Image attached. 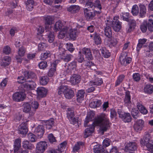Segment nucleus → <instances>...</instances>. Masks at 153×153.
Segmentation results:
<instances>
[{"label": "nucleus", "instance_id": "nucleus-46", "mask_svg": "<svg viewBox=\"0 0 153 153\" xmlns=\"http://www.w3.org/2000/svg\"><path fill=\"white\" fill-rule=\"evenodd\" d=\"M54 124V121L53 119L46 121L45 122L46 128L48 129H51L53 126Z\"/></svg>", "mask_w": 153, "mask_h": 153}, {"label": "nucleus", "instance_id": "nucleus-9", "mask_svg": "<svg viewBox=\"0 0 153 153\" xmlns=\"http://www.w3.org/2000/svg\"><path fill=\"white\" fill-rule=\"evenodd\" d=\"M25 98V94L22 92H16L13 95V100L15 101L19 102L23 101Z\"/></svg>", "mask_w": 153, "mask_h": 153}, {"label": "nucleus", "instance_id": "nucleus-42", "mask_svg": "<svg viewBox=\"0 0 153 153\" xmlns=\"http://www.w3.org/2000/svg\"><path fill=\"white\" fill-rule=\"evenodd\" d=\"M68 28L67 27H64L60 30L58 35L59 38L60 39H62L64 37L65 34L67 33V32L68 30Z\"/></svg>", "mask_w": 153, "mask_h": 153}, {"label": "nucleus", "instance_id": "nucleus-62", "mask_svg": "<svg viewBox=\"0 0 153 153\" xmlns=\"http://www.w3.org/2000/svg\"><path fill=\"white\" fill-rule=\"evenodd\" d=\"M95 8H97L99 10V11H101L102 9V6L100 1L99 0H96L94 3Z\"/></svg>", "mask_w": 153, "mask_h": 153}, {"label": "nucleus", "instance_id": "nucleus-50", "mask_svg": "<svg viewBox=\"0 0 153 153\" xmlns=\"http://www.w3.org/2000/svg\"><path fill=\"white\" fill-rule=\"evenodd\" d=\"M23 111L25 113L28 112L31 110L30 104L28 103H25L23 105Z\"/></svg>", "mask_w": 153, "mask_h": 153}, {"label": "nucleus", "instance_id": "nucleus-40", "mask_svg": "<svg viewBox=\"0 0 153 153\" xmlns=\"http://www.w3.org/2000/svg\"><path fill=\"white\" fill-rule=\"evenodd\" d=\"M94 40L95 43L97 45H99L101 43L102 40L99 34L95 33L93 34Z\"/></svg>", "mask_w": 153, "mask_h": 153}, {"label": "nucleus", "instance_id": "nucleus-15", "mask_svg": "<svg viewBox=\"0 0 153 153\" xmlns=\"http://www.w3.org/2000/svg\"><path fill=\"white\" fill-rule=\"evenodd\" d=\"M57 64L56 61L51 63V68L48 73V76L52 77L54 75L56 71Z\"/></svg>", "mask_w": 153, "mask_h": 153}, {"label": "nucleus", "instance_id": "nucleus-48", "mask_svg": "<svg viewBox=\"0 0 153 153\" xmlns=\"http://www.w3.org/2000/svg\"><path fill=\"white\" fill-rule=\"evenodd\" d=\"M51 54L49 51H47L41 54V59L42 60H45L47 58L50 57Z\"/></svg>", "mask_w": 153, "mask_h": 153}, {"label": "nucleus", "instance_id": "nucleus-58", "mask_svg": "<svg viewBox=\"0 0 153 153\" xmlns=\"http://www.w3.org/2000/svg\"><path fill=\"white\" fill-rule=\"evenodd\" d=\"M132 77L134 81L138 82L140 79L141 75L138 73H135L133 74Z\"/></svg>", "mask_w": 153, "mask_h": 153}, {"label": "nucleus", "instance_id": "nucleus-38", "mask_svg": "<svg viewBox=\"0 0 153 153\" xmlns=\"http://www.w3.org/2000/svg\"><path fill=\"white\" fill-rule=\"evenodd\" d=\"M67 87L66 86L61 85L59 86L57 89V91L59 95H61L64 94L66 91Z\"/></svg>", "mask_w": 153, "mask_h": 153}, {"label": "nucleus", "instance_id": "nucleus-34", "mask_svg": "<svg viewBox=\"0 0 153 153\" xmlns=\"http://www.w3.org/2000/svg\"><path fill=\"white\" fill-rule=\"evenodd\" d=\"M34 1L33 0H27L26 2V7L29 11L33 10L34 5Z\"/></svg>", "mask_w": 153, "mask_h": 153}, {"label": "nucleus", "instance_id": "nucleus-14", "mask_svg": "<svg viewBox=\"0 0 153 153\" xmlns=\"http://www.w3.org/2000/svg\"><path fill=\"white\" fill-rule=\"evenodd\" d=\"M81 80V76L78 74H73L71 77L70 82L72 85H76L79 83Z\"/></svg>", "mask_w": 153, "mask_h": 153}, {"label": "nucleus", "instance_id": "nucleus-63", "mask_svg": "<svg viewBox=\"0 0 153 153\" xmlns=\"http://www.w3.org/2000/svg\"><path fill=\"white\" fill-rule=\"evenodd\" d=\"M48 46L45 43L41 42L38 45V50L40 51L43 50Z\"/></svg>", "mask_w": 153, "mask_h": 153}, {"label": "nucleus", "instance_id": "nucleus-1", "mask_svg": "<svg viewBox=\"0 0 153 153\" xmlns=\"http://www.w3.org/2000/svg\"><path fill=\"white\" fill-rule=\"evenodd\" d=\"M108 119L105 114H102L95 119L92 124L88 126L84 131V137L87 138L94 132L95 126H100V132L103 134L109 127Z\"/></svg>", "mask_w": 153, "mask_h": 153}, {"label": "nucleus", "instance_id": "nucleus-25", "mask_svg": "<svg viewBox=\"0 0 153 153\" xmlns=\"http://www.w3.org/2000/svg\"><path fill=\"white\" fill-rule=\"evenodd\" d=\"M22 144L23 147L25 149L31 150L34 148V145L27 140L23 141Z\"/></svg>", "mask_w": 153, "mask_h": 153}, {"label": "nucleus", "instance_id": "nucleus-4", "mask_svg": "<svg viewBox=\"0 0 153 153\" xmlns=\"http://www.w3.org/2000/svg\"><path fill=\"white\" fill-rule=\"evenodd\" d=\"M117 113L119 117L125 123H129L131 121V117L130 113H125L121 109H117Z\"/></svg>", "mask_w": 153, "mask_h": 153}, {"label": "nucleus", "instance_id": "nucleus-49", "mask_svg": "<svg viewBox=\"0 0 153 153\" xmlns=\"http://www.w3.org/2000/svg\"><path fill=\"white\" fill-rule=\"evenodd\" d=\"M139 12V8L137 5L136 4L134 5L132 8L131 13L133 16L137 15Z\"/></svg>", "mask_w": 153, "mask_h": 153}, {"label": "nucleus", "instance_id": "nucleus-27", "mask_svg": "<svg viewBox=\"0 0 153 153\" xmlns=\"http://www.w3.org/2000/svg\"><path fill=\"white\" fill-rule=\"evenodd\" d=\"M139 6L140 9L139 16L140 17L143 18L145 16L146 13V7L144 4H140Z\"/></svg>", "mask_w": 153, "mask_h": 153}, {"label": "nucleus", "instance_id": "nucleus-24", "mask_svg": "<svg viewBox=\"0 0 153 153\" xmlns=\"http://www.w3.org/2000/svg\"><path fill=\"white\" fill-rule=\"evenodd\" d=\"M137 144L134 142H131L128 143L125 146L126 150L131 151L135 150L137 149Z\"/></svg>", "mask_w": 153, "mask_h": 153}, {"label": "nucleus", "instance_id": "nucleus-17", "mask_svg": "<svg viewBox=\"0 0 153 153\" xmlns=\"http://www.w3.org/2000/svg\"><path fill=\"white\" fill-rule=\"evenodd\" d=\"M82 53L84 54L85 57L89 60H92L93 58L90 49L84 48L82 49Z\"/></svg>", "mask_w": 153, "mask_h": 153}, {"label": "nucleus", "instance_id": "nucleus-52", "mask_svg": "<svg viewBox=\"0 0 153 153\" xmlns=\"http://www.w3.org/2000/svg\"><path fill=\"white\" fill-rule=\"evenodd\" d=\"M131 113L132 116L135 119H137L139 116V111L137 109H132Z\"/></svg>", "mask_w": 153, "mask_h": 153}, {"label": "nucleus", "instance_id": "nucleus-53", "mask_svg": "<svg viewBox=\"0 0 153 153\" xmlns=\"http://www.w3.org/2000/svg\"><path fill=\"white\" fill-rule=\"evenodd\" d=\"M124 76L123 75H121L119 76L116 82L115 86H118L122 82L124 79Z\"/></svg>", "mask_w": 153, "mask_h": 153}, {"label": "nucleus", "instance_id": "nucleus-54", "mask_svg": "<svg viewBox=\"0 0 153 153\" xmlns=\"http://www.w3.org/2000/svg\"><path fill=\"white\" fill-rule=\"evenodd\" d=\"M48 40L50 43H52L54 39V36L53 33L50 32L48 34Z\"/></svg>", "mask_w": 153, "mask_h": 153}, {"label": "nucleus", "instance_id": "nucleus-33", "mask_svg": "<svg viewBox=\"0 0 153 153\" xmlns=\"http://www.w3.org/2000/svg\"><path fill=\"white\" fill-rule=\"evenodd\" d=\"M80 9L78 5H71L68 8V10L72 13H75L78 12Z\"/></svg>", "mask_w": 153, "mask_h": 153}, {"label": "nucleus", "instance_id": "nucleus-12", "mask_svg": "<svg viewBox=\"0 0 153 153\" xmlns=\"http://www.w3.org/2000/svg\"><path fill=\"white\" fill-rule=\"evenodd\" d=\"M144 123V121L141 120H139L137 121L135 123L134 126V130L137 132L141 131L143 126Z\"/></svg>", "mask_w": 153, "mask_h": 153}, {"label": "nucleus", "instance_id": "nucleus-29", "mask_svg": "<svg viewBox=\"0 0 153 153\" xmlns=\"http://www.w3.org/2000/svg\"><path fill=\"white\" fill-rule=\"evenodd\" d=\"M103 83V81L101 78H96L94 80L90 81L89 82V85L99 86L101 85Z\"/></svg>", "mask_w": 153, "mask_h": 153}, {"label": "nucleus", "instance_id": "nucleus-51", "mask_svg": "<svg viewBox=\"0 0 153 153\" xmlns=\"http://www.w3.org/2000/svg\"><path fill=\"white\" fill-rule=\"evenodd\" d=\"M130 16L128 13H123V15L121 17V18L124 21L128 22H129L130 20H131L130 19Z\"/></svg>", "mask_w": 153, "mask_h": 153}, {"label": "nucleus", "instance_id": "nucleus-21", "mask_svg": "<svg viewBox=\"0 0 153 153\" xmlns=\"http://www.w3.org/2000/svg\"><path fill=\"white\" fill-rule=\"evenodd\" d=\"M25 78L36 79L37 78L36 75L33 72L31 71H25L23 73Z\"/></svg>", "mask_w": 153, "mask_h": 153}, {"label": "nucleus", "instance_id": "nucleus-8", "mask_svg": "<svg viewBox=\"0 0 153 153\" xmlns=\"http://www.w3.org/2000/svg\"><path fill=\"white\" fill-rule=\"evenodd\" d=\"M21 139L17 138L16 139L14 142L13 150L15 153H20L22 149L21 148Z\"/></svg>", "mask_w": 153, "mask_h": 153}, {"label": "nucleus", "instance_id": "nucleus-31", "mask_svg": "<svg viewBox=\"0 0 153 153\" xmlns=\"http://www.w3.org/2000/svg\"><path fill=\"white\" fill-rule=\"evenodd\" d=\"M93 150L95 153H102L105 149L102 145H97L94 146Z\"/></svg>", "mask_w": 153, "mask_h": 153}, {"label": "nucleus", "instance_id": "nucleus-35", "mask_svg": "<svg viewBox=\"0 0 153 153\" xmlns=\"http://www.w3.org/2000/svg\"><path fill=\"white\" fill-rule=\"evenodd\" d=\"M103 56L105 58H108L111 55L110 53L105 48H102L100 49Z\"/></svg>", "mask_w": 153, "mask_h": 153}, {"label": "nucleus", "instance_id": "nucleus-18", "mask_svg": "<svg viewBox=\"0 0 153 153\" xmlns=\"http://www.w3.org/2000/svg\"><path fill=\"white\" fill-rule=\"evenodd\" d=\"M106 25V26L104 27V34L106 37L110 38L112 35L111 29L110 25L107 24V22Z\"/></svg>", "mask_w": 153, "mask_h": 153}, {"label": "nucleus", "instance_id": "nucleus-41", "mask_svg": "<svg viewBox=\"0 0 153 153\" xmlns=\"http://www.w3.org/2000/svg\"><path fill=\"white\" fill-rule=\"evenodd\" d=\"M145 51L148 53V54L149 56H151L153 55V42L150 44L149 48L146 49Z\"/></svg>", "mask_w": 153, "mask_h": 153}, {"label": "nucleus", "instance_id": "nucleus-55", "mask_svg": "<svg viewBox=\"0 0 153 153\" xmlns=\"http://www.w3.org/2000/svg\"><path fill=\"white\" fill-rule=\"evenodd\" d=\"M25 52V48L22 46L19 48L18 54L19 56L22 57L24 55Z\"/></svg>", "mask_w": 153, "mask_h": 153}, {"label": "nucleus", "instance_id": "nucleus-59", "mask_svg": "<svg viewBox=\"0 0 153 153\" xmlns=\"http://www.w3.org/2000/svg\"><path fill=\"white\" fill-rule=\"evenodd\" d=\"M109 42L110 46H114L117 44L118 41L116 38L112 37L110 40Z\"/></svg>", "mask_w": 153, "mask_h": 153}, {"label": "nucleus", "instance_id": "nucleus-60", "mask_svg": "<svg viewBox=\"0 0 153 153\" xmlns=\"http://www.w3.org/2000/svg\"><path fill=\"white\" fill-rule=\"evenodd\" d=\"M54 19L53 16H48L45 18V23L48 25L51 24Z\"/></svg>", "mask_w": 153, "mask_h": 153}, {"label": "nucleus", "instance_id": "nucleus-2", "mask_svg": "<svg viewBox=\"0 0 153 153\" xmlns=\"http://www.w3.org/2000/svg\"><path fill=\"white\" fill-rule=\"evenodd\" d=\"M119 18L118 16H116L114 17L112 21L108 20L107 21V24L111 26L114 30L117 32L119 31L122 27V23L118 20Z\"/></svg>", "mask_w": 153, "mask_h": 153}, {"label": "nucleus", "instance_id": "nucleus-20", "mask_svg": "<svg viewBox=\"0 0 153 153\" xmlns=\"http://www.w3.org/2000/svg\"><path fill=\"white\" fill-rule=\"evenodd\" d=\"M143 92L147 94H152L153 93V85L150 84L145 85L143 88Z\"/></svg>", "mask_w": 153, "mask_h": 153}, {"label": "nucleus", "instance_id": "nucleus-43", "mask_svg": "<svg viewBox=\"0 0 153 153\" xmlns=\"http://www.w3.org/2000/svg\"><path fill=\"white\" fill-rule=\"evenodd\" d=\"M130 92L129 91L126 92L125 97L124 99V101L125 103L130 104L131 103Z\"/></svg>", "mask_w": 153, "mask_h": 153}, {"label": "nucleus", "instance_id": "nucleus-64", "mask_svg": "<svg viewBox=\"0 0 153 153\" xmlns=\"http://www.w3.org/2000/svg\"><path fill=\"white\" fill-rule=\"evenodd\" d=\"M39 66L40 69H44L48 66L47 62L44 61L41 62L39 63Z\"/></svg>", "mask_w": 153, "mask_h": 153}, {"label": "nucleus", "instance_id": "nucleus-3", "mask_svg": "<svg viewBox=\"0 0 153 153\" xmlns=\"http://www.w3.org/2000/svg\"><path fill=\"white\" fill-rule=\"evenodd\" d=\"M83 12L85 17L89 21L93 19L96 14H100L101 11L95 10L91 11V10L87 8L83 9Z\"/></svg>", "mask_w": 153, "mask_h": 153}, {"label": "nucleus", "instance_id": "nucleus-30", "mask_svg": "<svg viewBox=\"0 0 153 153\" xmlns=\"http://www.w3.org/2000/svg\"><path fill=\"white\" fill-rule=\"evenodd\" d=\"M85 95V91L83 90H79L77 94V100L79 103H81L83 100Z\"/></svg>", "mask_w": 153, "mask_h": 153}, {"label": "nucleus", "instance_id": "nucleus-13", "mask_svg": "<svg viewBox=\"0 0 153 153\" xmlns=\"http://www.w3.org/2000/svg\"><path fill=\"white\" fill-rule=\"evenodd\" d=\"M44 131L43 126L42 125H39L35 128L34 132L38 137L40 138L43 136Z\"/></svg>", "mask_w": 153, "mask_h": 153}, {"label": "nucleus", "instance_id": "nucleus-7", "mask_svg": "<svg viewBox=\"0 0 153 153\" xmlns=\"http://www.w3.org/2000/svg\"><path fill=\"white\" fill-rule=\"evenodd\" d=\"M48 147V145L45 141H41L37 143L36 146V151L37 153H43Z\"/></svg>", "mask_w": 153, "mask_h": 153}, {"label": "nucleus", "instance_id": "nucleus-28", "mask_svg": "<svg viewBox=\"0 0 153 153\" xmlns=\"http://www.w3.org/2000/svg\"><path fill=\"white\" fill-rule=\"evenodd\" d=\"M64 95L66 99H69L74 96V92L72 90L68 89L67 87Z\"/></svg>", "mask_w": 153, "mask_h": 153}, {"label": "nucleus", "instance_id": "nucleus-61", "mask_svg": "<svg viewBox=\"0 0 153 153\" xmlns=\"http://www.w3.org/2000/svg\"><path fill=\"white\" fill-rule=\"evenodd\" d=\"M27 137L28 139L31 142H35L36 141L35 136L32 133H28L27 135Z\"/></svg>", "mask_w": 153, "mask_h": 153}, {"label": "nucleus", "instance_id": "nucleus-39", "mask_svg": "<svg viewBox=\"0 0 153 153\" xmlns=\"http://www.w3.org/2000/svg\"><path fill=\"white\" fill-rule=\"evenodd\" d=\"M63 25L60 21H58L56 22L54 26V30L55 31L61 30L62 28Z\"/></svg>", "mask_w": 153, "mask_h": 153}, {"label": "nucleus", "instance_id": "nucleus-10", "mask_svg": "<svg viewBox=\"0 0 153 153\" xmlns=\"http://www.w3.org/2000/svg\"><path fill=\"white\" fill-rule=\"evenodd\" d=\"M151 138L150 134L148 132H145L143 138L140 140V142L141 145L146 146L147 145L150 144L149 142Z\"/></svg>", "mask_w": 153, "mask_h": 153}, {"label": "nucleus", "instance_id": "nucleus-57", "mask_svg": "<svg viewBox=\"0 0 153 153\" xmlns=\"http://www.w3.org/2000/svg\"><path fill=\"white\" fill-rule=\"evenodd\" d=\"M67 115L68 119L74 117V114L73 110L70 108H68Z\"/></svg>", "mask_w": 153, "mask_h": 153}, {"label": "nucleus", "instance_id": "nucleus-47", "mask_svg": "<svg viewBox=\"0 0 153 153\" xmlns=\"http://www.w3.org/2000/svg\"><path fill=\"white\" fill-rule=\"evenodd\" d=\"M149 22H143L140 25V29L143 33L145 32L147 30V27L148 28Z\"/></svg>", "mask_w": 153, "mask_h": 153}, {"label": "nucleus", "instance_id": "nucleus-36", "mask_svg": "<svg viewBox=\"0 0 153 153\" xmlns=\"http://www.w3.org/2000/svg\"><path fill=\"white\" fill-rule=\"evenodd\" d=\"M101 103L102 102L100 100H96L94 101H92L89 104V106L91 108H95L100 106Z\"/></svg>", "mask_w": 153, "mask_h": 153}, {"label": "nucleus", "instance_id": "nucleus-16", "mask_svg": "<svg viewBox=\"0 0 153 153\" xmlns=\"http://www.w3.org/2000/svg\"><path fill=\"white\" fill-rule=\"evenodd\" d=\"M18 132L19 134L23 135H26L28 131L27 126L24 124H21L18 127Z\"/></svg>", "mask_w": 153, "mask_h": 153}, {"label": "nucleus", "instance_id": "nucleus-23", "mask_svg": "<svg viewBox=\"0 0 153 153\" xmlns=\"http://www.w3.org/2000/svg\"><path fill=\"white\" fill-rule=\"evenodd\" d=\"M136 26V21L135 20L132 19L130 20L128 26L126 28V31L127 33L131 32L134 29Z\"/></svg>", "mask_w": 153, "mask_h": 153}, {"label": "nucleus", "instance_id": "nucleus-56", "mask_svg": "<svg viewBox=\"0 0 153 153\" xmlns=\"http://www.w3.org/2000/svg\"><path fill=\"white\" fill-rule=\"evenodd\" d=\"M33 84H30L29 82H26L25 85V87L28 90H33L35 88L36 84L35 83H33Z\"/></svg>", "mask_w": 153, "mask_h": 153}, {"label": "nucleus", "instance_id": "nucleus-45", "mask_svg": "<svg viewBox=\"0 0 153 153\" xmlns=\"http://www.w3.org/2000/svg\"><path fill=\"white\" fill-rule=\"evenodd\" d=\"M49 81V79L47 76H44L40 77V83L42 85H46Z\"/></svg>", "mask_w": 153, "mask_h": 153}, {"label": "nucleus", "instance_id": "nucleus-22", "mask_svg": "<svg viewBox=\"0 0 153 153\" xmlns=\"http://www.w3.org/2000/svg\"><path fill=\"white\" fill-rule=\"evenodd\" d=\"M94 113L92 112H89L88 113L87 117L85 120L84 123V126L85 127H86L88 126V123L89 121H91L94 119Z\"/></svg>", "mask_w": 153, "mask_h": 153}, {"label": "nucleus", "instance_id": "nucleus-5", "mask_svg": "<svg viewBox=\"0 0 153 153\" xmlns=\"http://www.w3.org/2000/svg\"><path fill=\"white\" fill-rule=\"evenodd\" d=\"M120 59L121 64L124 66L129 64L131 61V58L127 56V53L126 52H123L121 53Z\"/></svg>", "mask_w": 153, "mask_h": 153}, {"label": "nucleus", "instance_id": "nucleus-6", "mask_svg": "<svg viewBox=\"0 0 153 153\" xmlns=\"http://www.w3.org/2000/svg\"><path fill=\"white\" fill-rule=\"evenodd\" d=\"M77 63L76 61L74 60L65 66L66 71L68 74L73 73L74 71L76 70L77 67Z\"/></svg>", "mask_w": 153, "mask_h": 153}, {"label": "nucleus", "instance_id": "nucleus-37", "mask_svg": "<svg viewBox=\"0 0 153 153\" xmlns=\"http://www.w3.org/2000/svg\"><path fill=\"white\" fill-rule=\"evenodd\" d=\"M137 108L140 112L143 114H146L148 111L146 108L140 103H138L137 105Z\"/></svg>", "mask_w": 153, "mask_h": 153}, {"label": "nucleus", "instance_id": "nucleus-44", "mask_svg": "<svg viewBox=\"0 0 153 153\" xmlns=\"http://www.w3.org/2000/svg\"><path fill=\"white\" fill-rule=\"evenodd\" d=\"M84 145L83 143L81 142H77L75 144L73 149V151L74 152H77L80 148Z\"/></svg>", "mask_w": 153, "mask_h": 153}, {"label": "nucleus", "instance_id": "nucleus-32", "mask_svg": "<svg viewBox=\"0 0 153 153\" xmlns=\"http://www.w3.org/2000/svg\"><path fill=\"white\" fill-rule=\"evenodd\" d=\"M11 59L10 57L8 56H4L1 62V65L6 66L8 65L11 61Z\"/></svg>", "mask_w": 153, "mask_h": 153}, {"label": "nucleus", "instance_id": "nucleus-11", "mask_svg": "<svg viewBox=\"0 0 153 153\" xmlns=\"http://www.w3.org/2000/svg\"><path fill=\"white\" fill-rule=\"evenodd\" d=\"M68 28V34L70 37V38L73 40L75 39L77 37L79 32L77 29L75 28L73 29L69 27Z\"/></svg>", "mask_w": 153, "mask_h": 153}, {"label": "nucleus", "instance_id": "nucleus-26", "mask_svg": "<svg viewBox=\"0 0 153 153\" xmlns=\"http://www.w3.org/2000/svg\"><path fill=\"white\" fill-rule=\"evenodd\" d=\"M65 50L62 48V45H60L59 47V52L57 53L58 58L62 59L65 56Z\"/></svg>", "mask_w": 153, "mask_h": 153}, {"label": "nucleus", "instance_id": "nucleus-19", "mask_svg": "<svg viewBox=\"0 0 153 153\" xmlns=\"http://www.w3.org/2000/svg\"><path fill=\"white\" fill-rule=\"evenodd\" d=\"M36 91L38 95L41 97H43L46 96L47 90L43 87H39L37 88Z\"/></svg>", "mask_w": 153, "mask_h": 153}]
</instances>
